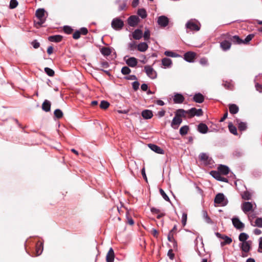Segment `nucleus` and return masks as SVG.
<instances>
[{
	"mask_svg": "<svg viewBox=\"0 0 262 262\" xmlns=\"http://www.w3.org/2000/svg\"><path fill=\"white\" fill-rule=\"evenodd\" d=\"M251 244L252 242L248 241L247 242L240 243L239 246L243 252L247 253L250 250Z\"/></svg>",
	"mask_w": 262,
	"mask_h": 262,
	"instance_id": "nucleus-9",
	"label": "nucleus"
},
{
	"mask_svg": "<svg viewBox=\"0 0 262 262\" xmlns=\"http://www.w3.org/2000/svg\"><path fill=\"white\" fill-rule=\"evenodd\" d=\"M182 122V120L181 118L180 117H177L175 116L171 123V126L174 129H177L181 124Z\"/></svg>",
	"mask_w": 262,
	"mask_h": 262,
	"instance_id": "nucleus-15",
	"label": "nucleus"
},
{
	"mask_svg": "<svg viewBox=\"0 0 262 262\" xmlns=\"http://www.w3.org/2000/svg\"><path fill=\"white\" fill-rule=\"evenodd\" d=\"M118 2L120 3V4H119V10L120 11L124 10L126 6V1H125V0H124L123 1H118Z\"/></svg>",
	"mask_w": 262,
	"mask_h": 262,
	"instance_id": "nucleus-43",
	"label": "nucleus"
},
{
	"mask_svg": "<svg viewBox=\"0 0 262 262\" xmlns=\"http://www.w3.org/2000/svg\"><path fill=\"white\" fill-rule=\"evenodd\" d=\"M148 48V46L147 43L145 42H142L139 43L137 46L138 50L140 52H145L146 51Z\"/></svg>",
	"mask_w": 262,
	"mask_h": 262,
	"instance_id": "nucleus-27",
	"label": "nucleus"
},
{
	"mask_svg": "<svg viewBox=\"0 0 262 262\" xmlns=\"http://www.w3.org/2000/svg\"><path fill=\"white\" fill-rule=\"evenodd\" d=\"M187 221V214L186 213H183L182 216V223L183 226H185L186 224Z\"/></svg>",
	"mask_w": 262,
	"mask_h": 262,
	"instance_id": "nucleus-54",
	"label": "nucleus"
},
{
	"mask_svg": "<svg viewBox=\"0 0 262 262\" xmlns=\"http://www.w3.org/2000/svg\"><path fill=\"white\" fill-rule=\"evenodd\" d=\"M143 36V32L141 30L136 29L133 33V37L136 40L140 39Z\"/></svg>",
	"mask_w": 262,
	"mask_h": 262,
	"instance_id": "nucleus-21",
	"label": "nucleus"
},
{
	"mask_svg": "<svg viewBox=\"0 0 262 262\" xmlns=\"http://www.w3.org/2000/svg\"><path fill=\"white\" fill-rule=\"evenodd\" d=\"M218 171L221 174L226 175L229 173V169L226 166L221 165L218 167Z\"/></svg>",
	"mask_w": 262,
	"mask_h": 262,
	"instance_id": "nucleus-24",
	"label": "nucleus"
},
{
	"mask_svg": "<svg viewBox=\"0 0 262 262\" xmlns=\"http://www.w3.org/2000/svg\"><path fill=\"white\" fill-rule=\"evenodd\" d=\"M101 53L104 56H108L111 53V50L107 47H103L101 49Z\"/></svg>",
	"mask_w": 262,
	"mask_h": 262,
	"instance_id": "nucleus-36",
	"label": "nucleus"
},
{
	"mask_svg": "<svg viewBox=\"0 0 262 262\" xmlns=\"http://www.w3.org/2000/svg\"><path fill=\"white\" fill-rule=\"evenodd\" d=\"M200 63L203 66L208 65V60L206 58H202L200 60Z\"/></svg>",
	"mask_w": 262,
	"mask_h": 262,
	"instance_id": "nucleus-58",
	"label": "nucleus"
},
{
	"mask_svg": "<svg viewBox=\"0 0 262 262\" xmlns=\"http://www.w3.org/2000/svg\"><path fill=\"white\" fill-rule=\"evenodd\" d=\"M255 225L254 226L262 228V218L258 217L256 219L255 222Z\"/></svg>",
	"mask_w": 262,
	"mask_h": 262,
	"instance_id": "nucleus-51",
	"label": "nucleus"
},
{
	"mask_svg": "<svg viewBox=\"0 0 262 262\" xmlns=\"http://www.w3.org/2000/svg\"><path fill=\"white\" fill-rule=\"evenodd\" d=\"M189 130V127L187 125H184L182 126L180 129V135L184 136L187 134Z\"/></svg>",
	"mask_w": 262,
	"mask_h": 262,
	"instance_id": "nucleus-37",
	"label": "nucleus"
},
{
	"mask_svg": "<svg viewBox=\"0 0 262 262\" xmlns=\"http://www.w3.org/2000/svg\"><path fill=\"white\" fill-rule=\"evenodd\" d=\"M18 5V2L16 0H11L9 7L11 9L15 8Z\"/></svg>",
	"mask_w": 262,
	"mask_h": 262,
	"instance_id": "nucleus-50",
	"label": "nucleus"
},
{
	"mask_svg": "<svg viewBox=\"0 0 262 262\" xmlns=\"http://www.w3.org/2000/svg\"><path fill=\"white\" fill-rule=\"evenodd\" d=\"M203 216L206 223L209 224L211 223L210 218L208 216L207 212L206 211H203Z\"/></svg>",
	"mask_w": 262,
	"mask_h": 262,
	"instance_id": "nucleus-42",
	"label": "nucleus"
},
{
	"mask_svg": "<svg viewBox=\"0 0 262 262\" xmlns=\"http://www.w3.org/2000/svg\"><path fill=\"white\" fill-rule=\"evenodd\" d=\"M242 197L245 200H249L251 198V194L248 191H244L242 194Z\"/></svg>",
	"mask_w": 262,
	"mask_h": 262,
	"instance_id": "nucleus-39",
	"label": "nucleus"
},
{
	"mask_svg": "<svg viewBox=\"0 0 262 262\" xmlns=\"http://www.w3.org/2000/svg\"><path fill=\"white\" fill-rule=\"evenodd\" d=\"M45 72L49 76H53L55 74L54 71L49 68H45Z\"/></svg>",
	"mask_w": 262,
	"mask_h": 262,
	"instance_id": "nucleus-44",
	"label": "nucleus"
},
{
	"mask_svg": "<svg viewBox=\"0 0 262 262\" xmlns=\"http://www.w3.org/2000/svg\"><path fill=\"white\" fill-rule=\"evenodd\" d=\"M106 260L107 262H113L114 260V252L113 249L111 248L108 250L106 256Z\"/></svg>",
	"mask_w": 262,
	"mask_h": 262,
	"instance_id": "nucleus-20",
	"label": "nucleus"
},
{
	"mask_svg": "<svg viewBox=\"0 0 262 262\" xmlns=\"http://www.w3.org/2000/svg\"><path fill=\"white\" fill-rule=\"evenodd\" d=\"M199 159L200 161L203 162L204 164L209 165L212 164V160L206 153L202 152L199 155Z\"/></svg>",
	"mask_w": 262,
	"mask_h": 262,
	"instance_id": "nucleus-7",
	"label": "nucleus"
},
{
	"mask_svg": "<svg viewBox=\"0 0 262 262\" xmlns=\"http://www.w3.org/2000/svg\"><path fill=\"white\" fill-rule=\"evenodd\" d=\"M184 96L179 93H176L173 97V102L175 103L178 104L182 103L184 101Z\"/></svg>",
	"mask_w": 262,
	"mask_h": 262,
	"instance_id": "nucleus-18",
	"label": "nucleus"
},
{
	"mask_svg": "<svg viewBox=\"0 0 262 262\" xmlns=\"http://www.w3.org/2000/svg\"><path fill=\"white\" fill-rule=\"evenodd\" d=\"M148 146L152 151L157 154H164V153L163 149L155 144H149Z\"/></svg>",
	"mask_w": 262,
	"mask_h": 262,
	"instance_id": "nucleus-19",
	"label": "nucleus"
},
{
	"mask_svg": "<svg viewBox=\"0 0 262 262\" xmlns=\"http://www.w3.org/2000/svg\"><path fill=\"white\" fill-rule=\"evenodd\" d=\"M51 108V103L49 101L45 100L42 104V109L45 112H49Z\"/></svg>",
	"mask_w": 262,
	"mask_h": 262,
	"instance_id": "nucleus-30",
	"label": "nucleus"
},
{
	"mask_svg": "<svg viewBox=\"0 0 262 262\" xmlns=\"http://www.w3.org/2000/svg\"><path fill=\"white\" fill-rule=\"evenodd\" d=\"M211 176L218 181L222 182H227V179L222 176L221 173L219 171H211L210 172Z\"/></svg>",
	"mask_w": 262,
	"mask_h": 262,
	"instance_id": "nucleus-13",
	"label": "nucleus"
},
{
	"mask_svg": "<svg viewBox=\"0 0 262 262\" xmlns=\"http://www.w3.org/2000/svg\"><path fill=\"white\" fill-rule=\"evenodd\" d=\"M79 31L80 32V34L83 35H86L88 32V29L84 27L81 28Z\"/></svg>",
	"mask_w": 262,
	"mask_h": 262,
	"instance_id": "nucleus-61",
	"label": "nucleus"
},
{
	"mask_svg": "<svg viewBox=\"0 0 262 262\" xmlns=\"http://www.w3.org/2000/svg\"><path fill=\"white\" fill-rule=\"evenodd\" d=\"M215 234L218 238L224 239V241L221 243V245L222 247L226 245H229L232 241L231 238L228 237V236L222 235L219 232H215Z\"/></svg>",
	"mask_w": 262,
	"mask_h": 262,
	"instance_id": "nucleus-6",
	"label": "nucleus"
},
{
	"mask_svg": "<svg viewBox=\"0 0 262 262\" xmlns=\"http://www.w3.org/2000/svg\"><path fill=\"white\" fill-rule=\"evenodd\" d=\"M63 31L65 33H66L67 34H71L72 31H73V29L72 28L70 27V26H64L63 27Z\"/></svg>",
	"mask_w": 262,
	"mask_h": 262,
	"instance_id": "nucleus-52",
	"label": "nucleus"
},
{
	"mask_svg": "<svg viewBox=\"0 0 262 262\" xmlns=\"http://www.w3.org/2000/svg\"><path fill=\"white\" fill-rule=\"evenodd\" d=\"M198 130L202 134H206L208 132V127L204 123H200L198 126Z\"/></svg>",
	"mask_w": 262,
	"mask_h": 262,
	"instance_id": "nucleus-22",
	"label": "nucleus"
},
{
	"mask_svg": "<svg viewBox=\"0 0 262 262\" xmlns=\"http://www.w3.org/2000/svg\"><path fill=\"white\" fill-rule=\"evenodd\" d=\"M139 22V18L136 15H132L128 18V24L130 26L134 27Z\"/></svg>",
	"mask_w": 262,
	"mask_h": 262,
	"instance_id": "nucleus-16",
	"label": "nucleus"
},
{
	"mask_svg": "<svg viewBox=\"0 0 262 262\" xmlns=\"http://www.w3.org/2000/svg\"><path fill=\"white\" fill-rule=\"evenodd\" d=\"M147 76L150 79H154L157 78V72L150 66H145L144 68Z\"/></svg>",
	"mask_w": 262,
	"mask_h": 262,
	"instance_id": "nucleus-4",
	"label": "nucleus"
},
{
	"mask_svg": "<svg viewBox=\"0 0 262 262\" xmlns=\"http://www.w3.org/2000/svg\"><path fill=\"white\" fill-rule=\"evenodd\" d=\"M42 250H43V247H42V244L40 243V247L39 248H37V249H36L37 255H39L40 254H41V253L42 252Z\"/></svg>",
	"mask_w": 262,
	"mask_h": 262,
	"instance_id": "nucleus-59",
	"label": "nucleus"
},
{
	"mask_svg": "<svg viewBox=\"0 0 262 262\" xmlns=\"http://www.w3.org/2000/svg\"><path fill=\"white\" fill-rule=\"evenodd\" d=\"M126 58V57L124 58V59ZM125 62L126 64L132 68L135 67L138 63L137 59L135 57H129L127 59H125Z\"/></svg>",
	"mask_w": 262,
	"mask_h": 262,
	"instance_id": "nucleus-17",
	"label": "nucleus"
},
{
	"mask_svg": "<svg viewBox=\"0 0 262 262\" xmlns=\"http://www.w3.org/2000/svg\"><path fill=\"white\" fill-rule=\"evenodd\" d=\"M258 251V252L262 253V237H260L259 239V247Z\"/></svg>",
	"mask_w": 262,
	"mask_h": 262,
	"instance_id": "nucleus-63",
	"label": "nucleus"
},
{
	"mask_svg": "<svg viewBox=\"0 0 262 262\" xmlns=\"http://www.w3.org/2000/svg\"><path fill=\"white\" fill-rule=\"evenodd\" d=\"M254 36V35L253 34H249L248 35L244 40H243V43H247L248 42H249L250 40H252V39L253 38Z\"/></svg>",
	"mask_w": 262,
	"mask_h": 262,
	"instance_id": "nucleus-53",
	"label": "nucleus"
},
{
	"mask_svg": "<svg viewBox=\"0 0 262 262\" xmlns=\"http://www.w3.org/2000/svg\"><path fill=\"white\" fill-rule=\"evenodd\" d=\"M229 112L231 114H235L238 112V107L234 104H230L229 106Z\"/></svg>",
	"mask_w": 262,
	"mask_h": 262,
	"instance_id": "nucleus-31",
	"label": "nucleus"
},
{
	"mask_svg": "<svg viewBox=\"0 0 262 262\" xmlns=\"http://www.w3.org/2000/svg\"><path fill=\"white\" fill-rule=\"evenodd\" d=\"M111 25L112 27L114 29L116 30H120L123 28L124 23L121 19L119 18H115L113 19Z\"/></svg>",
	"mask_w": 262,
	"mask_h": 262,
	"instance_id": "nucleus-5",
	"label": "nucleus"
},
{
	"mask_svg": "<svg viewBox=\"0 0 262 262\" xmlns=\"http://www.w3.org/2000/svg\"><path fill=\"white\" fill-rule=\"evenodd\" d=\"M242 209L245 213L251 211L253 209V204L249 202H245L242 204Z\"/></svg>",
	"mask_w": 262,
	"mask_h": 262,
	"instance_id": "nucleus-10",
	"label": "nucleus"
},
{
	"mask_svg": "<svg viewBox=\"0 0 262 262\" xmlns=\"http://www.w3.org/2000/svg\"><path fill=\"white\" fill-rule=\"evenodd\" d=\"M187 114L190 117H192L195 116H201L203 115V112L201 108L196 109L195 107H193L190 110H187Z\"/></svg>",
	"mask_w": 262,
	"mask_h": 262,
	"instance_id": "nucleus-8",
	"label": "nucleus"
},
{
	"mask_svg": "<svg viewBox=\"0 0 262 262\" xmlns=\"http://www.w3.org/2000/svg\"><path fill=\"white\" fill-rule=\"evenodd\" d=\"M214 202L219 206H225L227 205L228 201L223 193H219L215 195Z\"/></svg>",
	"mask_w": 262,
	"mask_h": 262,
	"instance_id": "nucleus-1",
	"label": "nucleus"
},
{
	"mask_svg": "<svg viewBox=\"0 0 262 262\" xmlns=\"http://www.w3.org/2000/svg\"><path fill=\"white\" fill-rule=\"evenodd\" d=\"M232 222L233 226L237 229L242 230L245 227L244 224L237 217H233L232 219Z\"/></svg>",
	"mask_w": 262,
	"mask_h": 262,
	"instance_id": "nucleus-11",
	"label": "nucleus"
},
{
	"mask_svg": "<svg viewBox=\"0 0 262 262\" xmlns=\"http://www.w3.org/2000/svg\"><path fill=\"white\" fill-rule=\"evenodd\" d=\"M186 28L190 31H199L200 29V24L195 19H190L186 24Z\"/></svg>",
	"mask_w": 262,
	"mask_h": 262,
	"instance_id": "nucleus-2",
	"label": "nucleus"
},
{
	"mask_svg": "<svg viewBox=\"0 0 262 262\" xmlns=\"http://www.w3.org/2000/svg\"><path fill=\"white\" fill-rule=\"evenodd\" d=\"M129 49L131 51H134L137 48V46L135 42H130L128 45Z\"/></svg>",
	"mask_w": 262,
	"mask_h": 262,
	"instance_id": "nucleus-55",
	"label": "nucleus"
},
{
	"mask_svg": "<svg viewBox=\"0 0 262 262\" xmlns=\"http://www.w3.org/2000/svg\"><path fill=\"white\" fill-rule=\"evenodd\" d=\"M157 23L161 27H165L168 25L169 20L166 16L162 15L158 17Z\"/></svg>",
	"mask_w": 262,
	"mask_h": 262,
	"instance_id": "nucleus-12",
	"label": "nucleus"
},
{
	"mask_svg": "<svg viewBox=\"0 0 262 262\" xmlns=\"http://www.w3.org/2000/svg\"><path fill=\"white\" fill-rule=\"evenodd\" d=\"M100 66H101V67L103 68H105V69H106V68H108V67H109V64L106 61H103V62H101L100 63Z\"/></svg>",
	"mask_w": 262,
	"mask_h": 262,
	"instance_id": "nucleus-62",
	"label": "nucleus"
},
{
	"mask_svg": "<svg viewBox=\"0 0 262 262\" xmlns=\"http://www.w3.org/2000/svg\"><path fill=\"white\" fill-rule=\"evenodd\" d=\"M228 127L231 133L234 135H236L237 134L236 127L232 123L229 124Z\"/></svg>",
	"mask_w": 262,
	"mask_h": 262,
	"instance_id": "nucleus-38",
	"label": "nucleus"
},
{
	"mask_svg": "<svg viewBox=\"0 0 262 262\" xmlns=\"http://www.w3.org/2000/svg\"><path fill=\"white\" fill-rule=\"evenodd\" d=\"M220 46L224 51H227L230 48L231 43L227 40H224L221 42Z\"/></svg>",
	"mask_w": 262,
	"mask_h": 262,
	"instance_id": "nucleus-29",
	"label": "nucleus"
},
{
	"mask_svg": "<svg viewBox=\"0 0 262 262\" xmlns=\"http://www.w3.org/2000/svg\"><path fill=\"white\" fill-rule=\"evenodd\" d=\"M109 105L110 103L107 101L105 100L101 101L100 104V108L104 110L108 108Z\"/></svg>",
	"mask_w": 262,
	"mask_h": 262,
	"instance_id": "nucleus-40",
	"label": "nucleus"
},
{
	"mask_svg": "<svg viewBox=\"0 0 262 262\" xmlns=\"http://www.w3.org/2000/svg\"><path fill=\"white\" fill-rule=\"evenodd\" d=\"M80 32L79 31H75L73 35V37L74 39H78L80 38Z\"/></svg>",
	"mask_w": 262,
	"mask_h": 262,
	"instance_id": "nucleus-56",
	"label": "nucleus"
},
{
	"mask_svg": "<svg viewBox=\"0 0 262 262\" xmlns=\"http://www.w3.org/2000/svg\"><path fill=\"white\" fill-rule=\"evenodd\" d=\"M142 116L146 119H150L153 116L152 112L148 110H144L142 112Z\"/></svg>",
	"mask_w": 262,
	"mask_h": 262,
	"instance_id": "nucleus-26",
	"label": "nucleus"
},
{
	"mask_svg": "<svg viewBox=\"0 0 262 262\" xmlns=\"http://www.w3.org/2000/svg\"><path fill=\"white\" fill-rule=\"evenodd\" d=\"M31 44L35 49L38 48L40 46V43L38 42H37L36 40L33 41Z\"/></svg>",
	"mask_w": 262,
	"mask_h": 262,
	"instance_id": "nucleus-60",
	"label": "nucleus"
},
{
	"mask_svg": "<svg viewBox=\"0 0 262 262\" xmlns=\"http://www.w3.org/2000/svg\"><path fill=\"white\" fill-rule=\"evenodd\" d=\"M248 238L249 235L244 232L241 233L238 236V239L242 243L247 242Z\"/></svg>",
	"mask_w": 262,
	"mask_h": 262,
	"instance_id": "nucleus-33",
	"label": "nucleus"
},
{
	"mask_svg": "<svg viewBox=\"0 0 262 262\" xmlns=\"http://www.w3.org/2000/svg\"><path fill=\"white\" fill-rule=\"evenodd\" d=\"M131 72L130 69L128 67H123L121 69V73L123 75L129 74Z\"/></svg>",
	"mask_w": 262,
	"mask_h": 262,
	"instance_id": "nucleus-47",
	"label": "nucleus"
},
{
	"mask_svg": "<svg viewBox=\"0 0 262 262\" xmlns=\"http://www.w3.org/2000/svg\"><path fill=\"white\" fill-rule=\"evenodd\" d=\"M231 40L234 43L242 44L243 42V40L241 39L238 36L234 35L231 38Z\"/></svg>",
	"mask_w": 262,
	"mask_h": 262,
	"instance_id": "nucleus-34",
	"label": "nucleus"
},
{
	"mask_svg": "<svg viewBox=\"0 0 262 262\" xmlns=\"http://www.w3.org/2000/svg\"><path fill=\"white\" fill-rule=\"evenodd\" d=\"M150 31L148 29H146L145 31H144V33L143 35L144 40H147L150 38Z\"/></svg>",
	"mask_w": 262,
	"mask_h": 262,
	"instance_id": "nucleus-48",
	"label": "nucleus"
},
{
	"mask_svg": "<svg viewBox=\"0 0 262 262\" xmlns=\"http://www.w3.org/2000/svg\"><path fill=\"white\" fill-rule=\"evenodd\" d=\"M238 127L241 131L245 130L247 128V124L245 122H240L238 123Z\"/></svg>",
	"mask_w": 262,
	"mask_h": 262,
	"instance_id": "nucleus-41",
	"label": "nucleus"
},
{
	"mask_svg": "<svg viewBox=\"0 0 262 262\" xmlns=\"http://www.w3.org/2000/svg\"><path fill=\"white\" fill-rule=\"evenodd\" d=\"M196 54L193 52H187L184 55V59L189 62H192L195 57Z\"/></svg>",
	"mask_w": 262,
	"mask_h": 262,
	"instance_id": "nucleus-14",
	"label": "nucleus"
},
{
	"mask_svg": "<svg viewBox=\"0 0 262 262\" xmlns=\"http://www.w3.org/2000/svg\"><path fill=\"white\" fill-rule=\"evenodd\" d=\"M164 54L167 56H168V57H177L178 55L172 52V51H166L164 52Z\"/></svg>",
	"mask_w": 262,
	"mask_h": 262,
	"instance_id": "nucleus-49",
	"label": "nucleus"
},
{
	"mask_svg": "<svg viewBox=\"0 0 262 262\" xmlns=\"http://www.w3.org/2000/svg\"><path fill=\"white\" fill-rule=\"evenodd\" d=\"M140 83L138 81H134L132 83L133 88L134 90L137 91L139 88Z\"/></svg>",
	"mask_w": 262,
	"mask_h": 262,
	"instance_id": "nucleus-57",
	"label": "nucleus"
},
{
	"mask_svg": "<svg viewBox=\"0 0 262 262\" xmlns=\"http://www.w3.org/2000/svg\"><path fill=\"white\" fill-rule=\"evenodd\" d=\"M45 11L43 9H38L36 10L35 15L39 19V21L36 23V25L41 26L45 22Z\"/></svg>",
	"mask_w": 262,
	"mask_h": 262,
	"instance_id": "nucleus-3",
	"label": "nucleus"
},
{
	"mask_svg": "<svg viewBox=\"0 0 262 262\" xmlns=\"http://www.w3.org/2000/svg\"><path fill=\"white\" fill-rule=\"evenodd\" d=\"M54 115L57 118H60L63 116V113L62 111L59 109H56L54 111Z\"/></svg>",
	"mask_w": 262,
	"mask_h": 262,
	"instance_id": "nucleus-46",
	"label": "nucleus"
},
{
	"mask_svg": "<svg viewBox=\"0 0 262 262\" xmlns=\"http://www.w3.org/2000/svg\"><path fill=\"white\" fill-rule=\"evenodd\" d=\"M160 193L161 195L162 196L163 198L166 201L170 202V199L164 191L162 189H160L159 190Z\"/></svg>",
	"mask_w": 262,
	"mask_h": 262,
	"instance_id": "nucleus-45",
	"label": "nucleus"
},
{
	"mask_svg": "<svg viewBox=\"0 0 262 262\" xmlns=\"http://www.w3.org/2000/svg\"><path fill=\"white\" fill-rule=\"evenodd\" d=\"M62 38V36L59 35H55L50 36L48 37V40L51 42H59Z\"/></svg>",
	"mask_w": 262,
	"mask_h": 262,
	"instance_id": "nucleus-25",
	"label": "nucleus"
},
{
	"mask_svg": "<svg viewBox=\"0 0 262 262\" xmlns=\"http://www.w3.org/2000/svg\"><path fill=\"white\" fill-rule=\"evenodd\" d=\"M193 100L194 101H195L196 103H201L204 101V97L202 94L199 93L195 94L194 95Z\"/></svg>",
	"mask_w": 262,
	"mask_h": 262,
	"instance_id": "nucleus-23",
	"label": "nucleus"
},
{
	"mask_svg": "<svg viewBox=\"0 0 262 262\" xmlns=\"http://www.w3.org/2000/svg\"><path fill=\"white\" fill-rule=\"evenodd\" d=\"M255 88L257 91H259V92H262V85L259 84L258 83H256Z\"/></svg>",
	"mask_w": 262,
	"mask_h": 262,
	"instance_id": "nucleus-64",
	"label": "nucleus"
},
{
	"mask_svg": "<svg viewBox=\"0 0 262 262\" xmlns=\"http://www.w3.org/2000/svg\"><path fill=\"white\" fill-rule=\"evenodd\" d=\"M186 114H187V111H185L183 109H179L176 111L175 116L181 118V117H185Z\"/></svg>",
	"mask_w": 262,
	"mask_h": 262,
	"instance_id": "nucleus-32",
	"label": "nucleus"
},
{
	"mask_svg": "<svg viewBox=\"0 0 262 262\" xmlns=\"http://www.w3.org/2000/svg\"><path fill=\"white\" fill-rule=\"evenodd\" d=\"M137 14L142 18H145L147 17L146 11L144 8L139 9L137 12Z\"/></svg>",
	"mask_w": 262,
	"mask_h": 262,
	"instance_id": "nucleus-35",
	"label": "nucleus"
},
{
	"mask_svg": "<svg viewBox=\"0 0 262 262\" xmlns=\"http://www.w3.org/2000/svg\"><path fill=\"white\" fill-rule=\"evenodd\" d=\"M162 64L165 68H169L172 64V60L168 58H164L162 59Z\"/></svg>",
	"mask_w": 262,
	"mask_h": 262,
	"instance_id": "nucleus-28",
	"label": "nucleus"
}]
</instances>
